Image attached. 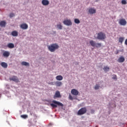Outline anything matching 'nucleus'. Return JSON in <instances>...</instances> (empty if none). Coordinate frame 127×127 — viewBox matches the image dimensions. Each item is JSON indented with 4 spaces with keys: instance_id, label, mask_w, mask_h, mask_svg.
Wrapping results in <instances>:
<instances>
[{
    "instance_id": "nucleus-9",
    "label": "nucleus",
    "mask_w": 127,
    "mask_h": 127,
    "mask_svg": "<svg viewBox=\"0 0 127 127\" xmlns=\"http://www.w3.org/2000/svg\"><path fill=\"white\" fill-rule=\"evenodd\" d=\"M71 93L72 95H73L74 96H78V95H79V91L75 89H72Z\"/></svg>"
},
{
    "instance_id": "nucleus-33",
    "label": "nucleus",
    "mask_w": 127,
    "mask_h": 127,
    "mask_svg": "<svg viewBox=\"0 0 127 127\" xmlns=\"http://www.w3.org/2000/svg\"><path fill=\"white\" fill-rule=\"evenodd\" d=\"M91 114H94V113H95V111H94V110H91Z\"/></svg>"
},
{
    "instance_id": "nucleus-6",
    "label": "nucleus",
    "mask_w": 127,
    "mask_h": 127,
    "mask_svg": "<svg viewBox=\"0 0 127 127\" xmlns=\"http://www.w3.org/2000/svg\"><path fill=\"white\" fill-rule=\"evenodd\" d=\"M9 79L10 81H13V82H15L16 83H18L19 82V80L18 79V78H17V76L15 75H13L9 77Z\"/></svg>"
},
{
    "instance_id": "nucleus-7",
    "label": "nucleus",
    "mask_w": 127,
    "mask_h": 127,
    "mask_svg": "<svg viewBox=\"0 0 127 127\" xmlns=\"http://www.w3.org/2000/svg\"><path fill=\"white\" fill-rule=\"evenodd\" d=\"M64 24V25H67V26H70L72 25V21L70 19H65L63 21Z\"/></svg>"
},
{
    "instance_id": "nucleus-10",
    "label": "nucleus",
    "mask_w": 127,
    "mask_h": 127,
    "mask_svg": "<svg viewBox=\"0 0 127 127\" xmlns=\"http://www.w3.org/2000/svg\"><path fill=\"white\" fill-rule=\"evenodd\" d=\"M56 98H61V94H60V91H56L55 95L54 96V99H56Z\"/></svg>"
},
{
    "instance_id": "nucleus-8",
    "label": "nucleus",
    "mask_w": 127,
    "mask_h": 127,
    "mask_svg": "<svg viewBox=\"0 0 127 127\" xmlns=\"http://www.w3.org/2000/svg\"><path fill=\"white\" fill-rule=\"evenodd\" d=\"M119 23L120 25H123V26H125V25H127V22L126 19L122 18L119 20Z\"/></svg>"
},
{
    "instance_id": "nucleus-27",
    "label": "nucleus",
    "mask_w": 127,
    "mask_h": 127,
    "mask_svg": "<svg viewBox=\"0 0 127 127\" xmlns=\"http://www.w3.org/2000/svg\"><path fill=\"white\" fill-rule=\"evenodd\" d=\"M124 39L123 37H120L119 38V42H120V43H123V42H124Z\"/></svg>"
},
{
    "instance_id": "nucleus-24",
    "label": "nucleus",
    "mask_w": 127,
    "mask_h": 127,
    "mask_svg": "<svg viewBox=\"0 0 127 127\" xmlns=\"http://www.w3.org/2000/svg\"><path fill=\"white\" fill-rule=\"evenodd\" d=\"M57 26L58 28L59 29H60V30H61V29H62V28H63V26L61 24V23H60L59 24H58L57 25Z\"/></svg>"
},
{
    "instance_id": "nucleus-14",
    "label": "nucleus",
    "mask_w": 127,
    "mask_h": 127,
    "mask_svg": "<svg viewBox=\"0 0 127 127\" xmlns=\"http://www.w3.org/2000/svg\"><path fill=\"white\" fill-rule=\"evenodd\" d=\"M90 14H93V13H96V9L94 8H90L88 10Z\"/></svg>"
},
{
    "instance_id": "nucleus-23",
    "label": "nucleus",
    "mask_w": 127,
    "mask_h": 127,
    "mask_svg": "<svg viewBox=\"0 0 127 127\" xmlns=\"http://www.w3.org/2000/svg\"><path fill=\"white\" fill-rule=\"evenodd\" d=\"M1 66L3 67V68H7V64L5 63H1Z\"/></svg>"
},
{
    "instance_id": "nucleus-3",
    "label": "nucleus",
    "mask_w": 127,
    "mask_h": 127,
    "mask_svg": "<svg viewBox=\"0 0 127 127\" xmlns=\"http://www.w3.org/2000/svg\"><path fill=\"white\" fill-rule=\"evenodd\" d=\"M53 103L54 104L52 103L50 104L51 107H52V108H57V105L59 106V107H64V106L63 104H62L61 102H59L58 101H57L56 100L53 101Z\"/></svg>"
},
{
    "instance_id": "nucleus-32",
    "label": "nucleus",
    "mask_w": 127,
    "mask_h": 127,
    "mask_svg": "<svg viewBox=\"0 0 127 127\" xmlns=\"http://www.w3.org/2000/svg\"><path fill=\"white\" fill-rule=\"evenodd\" d=\"M69 100H73V97L71 96V95H69Z\"/></svg>"
},
{
    "instance_id": "nucleus-30",
    "label": "nucleus",
    "mask_w": 127,
    "mask_h": 127,
    "mask_svg": "<svg viewBox=\"0 0 127 127\" xmlns=\"http://www.w3.org/2000/svg\"><path fill=\"white\" fill-rule=\"evenodd\" d=\"M112 79H113V80H117V75L115 74L113 75Z\"/></svg>"
},
{
    "instance_id": "nucleus-19",
    "label": "nucleus",
    "mask_w": 127,
    "mask_h": 127,
    "mask_svg": "<svg viewBox=\"0 0 127 127\" xmlns=\"http://www.w3.org/2000/svg\"><path fill=\"white\" fill-rule=\"evenodd\" d=\"M4 57H8L9 56V52L5 51L3 53Z\"/></svg>"
},
{
    "instance_id": "nucleus-4",
    "label": "nucleus",
    "mask_w": 127,
    "mask_h": 127,
    "mask_svg": "<svg viewBox=\"0 0 127 127\" xmlns=\"http://www.w3.org/2000/svg\"><path fill=\"white\" fill-rule=\"evenodd\" d=\"M97 38L100 40H104V39H106V34L100 32L98 33Z\"/></svg>"
},
{
    "instance_id": "nucleus-22",
    "label": "nucleus",
    "mask_w": 127,
    "mask_h": 127,
    "mask_svg": "<svg viewBox=\"0 0 127 127\" xmlns=\"http://www.w3.org/2000/svg\"><path fill=\"white\" fill-rule=\"evenodd\" d=\"M103 69L105 72H108L110 70V67L108 66H105L103 68Z\"/></svg>"
},
{
    "instance_id": "nucleus-13",
    "label": "nucleus",
    "mask_w": 127,
    "mask_h": 127,
    "mask_svg": "<svg viewBox=\"0 0 127 127\" xmlns=\"http://www.w3.org/2000/svg\"><path fill=\"white\" fill-rule=\"evenodd\" d=\"M125 58L123 56H121L118 60V62H119V63H123V62H125Z\"/></svg>"
},
{
    "instance_id": "nucleus-31",
    "label": "nucleus",
    "mask_w": 127,
    "mask_h": 127,
    "mask_svg": "<svg viewBox=\"0 0 127 127\" xmlns=\"http://www.w3.org/2000/svg\"><path fill=\"white\" fill-rule=\"evenodd\" d=\"M9 16L10 17H13V16H14V14L13 13H11L9 14Z\"/></svg>"
},
{
    "instance_id": "nucleus-34",
    "label": "nucleus",
    "mask_w": 127,
    "mask_h": 127,
    "mask_svg": "<svg viewBox=\"0 0 127 127\" xmlns=\"http://www.w3.org/2000/svg\"><path fill=\"white\" fill-rule=\"evenodd\" d=\"M125 44L127 45V39L125 41Z\"/></svg>"
},
{
    "instance_id": "nucleus-11",
    "label": "nucleus",
    "mask_w": 127,
    "mask_h": 127,
    "mask_svg": "<svg viewBox=\"0 0 127 127\" xmlns=\"http://www.w3.org/2000/svg\"><path fill=\"white\" fill-rule=\"evenodd\" d=\"M20 27L22 28V29H27V28H28V25L26 23H23L20 25Z\"/></svg>"
},
{
    "instance_id": "nucleus-15",
    "label": "nucleus",
    "mask_w": 127,
    "mask_h": 127,
    "mask_svg": "<svg viewBox=\"0 0 127 127\" xmlns=\"http://www.w3.org/2000/svg\"><path fill=\"white\" fill-rule=\"evenodd\" d=\"M7 47L8 48H10V49L12 48H14V44H13V43H10L8 44V45H7Z\"/></svg>"
},
{
    "instance_id": "nucleus-5",
    "label": "nucleus",
    "mask_w": 127,
    "mask_h": 127,
    "mask_svg": "<svg viewBox=\"0 0 127 127\" xmlns=\"http://www.w3.org/2000/svg\"><path fill=\"white\" fill-rule=\"evenodd\" d=\"M87 113V108L86 107L81 108L77 112L78 116H82L85 115Z\"/></svg>"
},
{
    "instance_id": "nucleus-17",
    "label": "nucleus",
    "mask_w": 127,
    "mask_h": 127,
    "mask_svg": "<svg viewBox=\"0 0 127 127\" xmlns=\"http://www.w3.org/2000/svg\"><path fill=\"white\" fill-rule=\"evenodd\" d=\"M6 24V22H5V21H2L0 22V26H1V27H5Z\"/></svg>"
},
{
    "instance_id": "nucleus-28",
    "label": "nucleus",
    "mask_w": 127,
    "mask_h": 127,
    "mask_svg": "<svg viewBox=\"0 0 127 127\" xmlns=\"http://www.w3.org/2000/svg\"><path fill=\"white\" fill-rule=\"evenodd\" d=\"M99 88H100V85L98 84H96L94 87L95 90H99Z\"/></svg>"
},
{
    "instance_id": "nucleus-18",
    "label": "nucleus",
    "mask_w": 127,
    "mask_h": 127,
    "mask_svg": "<svg viewBox=\"0 0 127 127\" xmlns=\"http://www.w3.org/2000/svg\"><path fill=\"white\" fill-rule=\"evenodd\" d=\"M56 78L58 81H62V80H63V76H62V75H58L56 76Z\"/></svg>"
},
{
    "instance_id": "nucleus-29",
    "label": "nucleus",
    "mask_w": 127,
    "mask_h": 127,
    "mask_svg": "<svg viewBox=\"0 0 127 127\" xmlns=\"http://www.w3.org/2000/svg\"><path fill=\"white\" fill-rule=\"evenodd\" d=\"M127 0H122V4H127Z\"/></svg>"
},
{
    "instance_id": "nucleus-12",
    "label": "nucleus",
    "mask_w": 127,
    "mask_h": 127,
    "mask_svg": "<svg viewBox=\"0 0 127 127\" xmlns=\"http://www.w3.org/2000/svg\"><path fill=\"white\" fill-rule=\"evenodd\" d=\"M42 4L45 6L48 5L49 4V1L48 0H42Z\"/></svg>"
},
{
    "instance_id": "nucleus-16",
    "label": "nucleus",
    "mask_w": 127,
    "mask_h": 127,
    "mask_svg": "<svg viewBox=\"0 0 127 127\" xmlns=\"http://www.w3.org/2000/svg\"><path fill=\"white\" fill-rule=\"evenodd\" d=\"M11 35L12 36H15V37L18 36V32H17V31H13L11 32Z\"/></svg>"
},
{
    "instance_id": "nucleus-20",
    "label": "nucleus",
    "mask_w": 127,
    "mask_h": 127,
    "mask_svg": "<svg viewBox=\"0 0 127 127\" xmlns=\"http://www.w3.org/2000/svg\"><path fill=\"white\" fill-rule=\"evenodd\" d=\"M21 65L22 66H29L30 65H29V63H27V62H22L21 63Z\"/></svg>"
},
{
    "instance_id": "nucleus-26",
    "label": "nucleus",
    "mask_w": 127,
    "mask_h": 127,
    "mask_svg": "<svg viewBox=\"0 0 127 127\" xmlns=\"http://www.w3.org/2000/svg\"><path fill=\"white\" fill-rule=\"evenodd\" d=\"M21 118H22V119H27V118H28V116L27 115H21Z\"/></svg>"
},
{
    "instance_id": "nucleus-25",
    "label": "nucleus",
    "mask_w": 127,
    "mask_h": 127,
    "mask_svg": "<svg viewBox=\"0 0 127 127\" xmlns=\"http://www.w3.org/2000/svg\"><path fill=\"white\" fill-rule=\"evenodd\" d=\"M74 22L77 24H79V23H80V20H79V19L76 18L74 19Z\"/></svg>"
},
{
    "instance_id": "nucleus-2",
    "label": "nucleus",
    "mask_w": 127,
    "mask_h": 127,
    "mask_svg": "<svg viewBox=\"0 0 127 127\" xmlns=\"http://www.w3.org/2000/svg\"><path fill=\"white\" fill-rule=\"evenodd\" d=\"M89 43L92 47H96V48H100V47H102L101 43H96L93 40L90 41Z\"/></svg>"
},
{
    "instance_id": "nucleus-1",
    "label": "nucleus",
    "mask_w": 127,
    "mask_h": 127,
    "mask_svg": "<svg viewBox=\"0 0 127 127\" xmlns=\"http://www.w3.org/2000/svg\"><path fill=\"white\" fill-rule=\"evenodd\" d=\"M48 48L51 52H55L57 49H59V46L57 43H55L49 46Z\"/></svg>"
},
{
    "instance_id": "nucleus-21",
    "label": "nucleus",
    "mask_w": 127,
    "mask_h": 127,
    "mask_svg": "<svg viewBox=\"0 0 127 127\" xmlns=\"http://www.w3.org/2000/svg\"><path fill=\"white\" fill-rule=\"evenodd\" d=\"M55 85L57 87H60V86H61L62 85V82H61V81H56L55 82Z\"/></svg>"
},
{
    "instance_id": "nucleus-35",
    "label": "nucleus",
    "mask_w": 127,
    "mask_h": 127,
    "mask_svg": "<svg viewBox=\"0 0 127 127\" xmlns=\"http://www.w3.org/2000/svg\"><path fill=\"white\" fill-rule=\"evenodd\" d=\"M118 53H119V52H117V54H118Z\"/></svg>"
}]
</instances>
